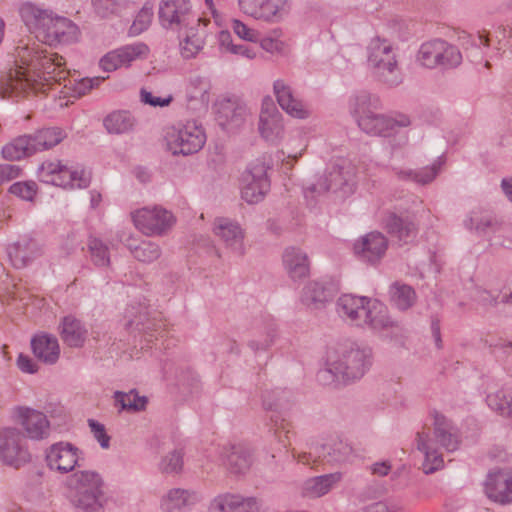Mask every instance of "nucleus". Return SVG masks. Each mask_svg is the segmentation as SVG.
<instances>
[{"label":"nucleus","instance_id":"nucleus-24","mask_svg":"<svg viewBox=\"0 0 512 512\" xmlns=\"http://www.w3.org/2000/svg\"><path fill=\"white\" fill-rule=\"evenodd\" d=\"M335 294L332 284L311 281L307 283L301 292V303L310 310H320L330 302Z\"/></svg>","mask_w":512,"mask_h":512},{"label":"nucleus","instance_id":"nucleus-20","mask_svg":"<svg viewBox=\"0 0 512 512\" xmlns=\"http://www.w3.org/2000/svg\"><path fill=\"white\" fill-rule=\"evenodd\" d=\"M16 413V420L24 429L26 437L32 440L48 437L50 425L45 414L28 407H19Z\"/></svg>","mask_w":512,"mask_h":512},{"label":"nucleus","instance_id":"nucleus-51","mask_svg":"<svg viewBox=\"0 0 512 512\" xmlns=\"http://www.w3.org/2000/svg\"><path fill=\"white\" fill-rule=\"evenodd\" d=\"M95 13L102 17L107 18L111 15L118 14L127 3V0H91Z\"/></svg>","mask_w":512,"mask_h":512},{"label":"nucleus","instance_id":"nucleus-4","mask_svg":"<svg viewBox=\"0 0 512 512\" xmlns=\"http://www.w3.org/2000/svg\"><path fill=\"white\" fill-rule=\"evenodd\" d=\"M366 57L367 66L379 83L394 88L403 82L398 47L390 40L378 35L371 38L366 46Z\"/></svg>","mask_w":512,"mask_h":512},{"label":"nucleus","instance_id":"nucleus-32","mask_svg":"<svg viewBox=\"0 0 512 512\" xmlns=\"http://www.w3.org/2000/svg\"><path fill=\"white\" fill-rule=\"evenodd\" d=\"M52 13L51 10L43 9L32 2H24L19 7L22 21L35 37L46 23L51 21Z\"/></svg>","mask_w":512,"mask_h":512},{"label":"nucleus","instance_id":"nucleus-39","mask_svg":"<svg viewBox=\"0 0 512 512\" xmlns=\"http://www.w3.org/2000/svg\"><path fill=\"white\" fill-rule=\"evenodd\" d=\"M199 25L186 27L181 33H178L180 39V53L186 59L194 58L203 48L204 40L198 33Z\"/></svg>","mask_w":512,"mask_h":512},{"label":"nucleus","instance_id":"nucleus-44","mask_svg":"<svg viewBox=\"0 0 512 512\" xmlns=\"http://www.w3.org/2000/svg\"><path fill=\"white\" fill-rule=\"evenodd\" d=\"M68 481L71 491H102V478L94 471L76 472Z\"/></svg>","mask_w":512,"mask_h":512},{"label":"nucleus","instance_id":"nucleus-14","mask_svg":"<svg viewBox=\"0 0 512 512\" xmlns=\"http://www.w3.org/2000/svg\"><path fill=\"white\" fill-rule=\"evenodd\" d=\"M263 406L266 410L273 411L271 421L274 424L275 433L279 434L290 432V422L286 416L292 406V392L282 388L265 391L263 394Z\"/></svg>","mask_w":512,"mask_h":512},{"label":"nucleus","instance_id":"nucleus-12","mask_svg":"<svg viewBox=\"0 0 512 512\" xmlns=\"http://www.w3.org/2000/svg\"><path fill=\"white\" fill-rule=\"evenodd\" d=\"M0 460L15 469L30 461L24 437L17 428L0 430Z\"/></svg>","mask_w":512,"mask_h":512},{"label":"nucleus","instance_id":"nucleus-27","mask_svg":"<svg viewBox=\"0 0 512 512\" xmlns=\"http://www.w3.org/2000/svg\"><path fill=\"white\" fill-rule=\"evenodd\" d=\"M226 468L233 474L246 473L253 462L252 451L245 444H233L222 452Z\"/></svg>","mask_w":512,"mask_h":512},{"label":"nucleus","instance_id":"nucleus-31","mask_svg":"<svg viewBox=\"0 0 512 512\" xmlns=\"http://www.w3.org/2000/svg\"><path fill=\"white\" fill-rule=\"evenodd\" d=\"M342 480V473L334 472L307 479L302 486V495L319 498L329 493Z\"/></svg>","mask_w":512,"mask_h":512},{"label":"nucleus","instance_id":"nucleus-29","mask_svg":"<svg viewBox=\"0 0 512 512\" xmlns=\"http://www.w3.org/2000/svg\"><path fill=\"white\" fill-rule=\"evenodd\" d=\"M385 229L398 242L408 244L412 242L418 232L417 226L409 217H400L389 213L384 220Z\"/></svg>","mask_w":512,"mask_h":512},{"label":"nucleus","instance_id":"nucleus-15","mask_svg":"<svg viewBox=\"0 0 512 512\" xmlns=\"http://www.w3.org/2000/svg\"><path fill=\"white\" fill-rule=\"evenodd\" d=\"M362 325H367L371 330L385 338L397 337L401 332L400 325L391 319L387 307L377 301L369 299Z\"/></svg>","mask_w":512,"mask_h":512},{"label":"nucleus","instance_id":"nucleus-16","mask_svg":"<svg viewBox=\"0 0 512 512\" xmlns=\"http://www.w3.org/2000/svg\"><path fill=\"white\" fill-rule=\"evenodd\" d=\"M411 124L410 118L404 114L395 117L378 113L364 117L358 127L366 134L380 137H391L398 133L400 128L408 127Z\"/></svg>","mask_w":512,"mask_h":512},{"label":"nucleus","instance_id":"nucleus-11","mask_svg":"<svg viewBox=\"0 0 512 512\" xmlns=\"http://www.w3.org/2000/svg\"><path fill=\"white\" fill-rule=\"evenodd\" d=\"M269 169L265 159H257L252 162L243 174V188L241 195L249 204H255L263 200L270 189V180L267 176Z\"/></svg>","mask_w":512,"mask_h":512},{"label":"nucleus","instance_id":"nucleus-10","mask_svg":"<svg viewBox=\"0 0 512 512\" xmlns=\"http://www.w3.org/2000/svg\"><path fill=\"white\" fill-rule=\"evenodd\" d=\"M246 15L267 23H279L291 11L292 0H238Z\"/></svg>","mask_w":512,"mask_h":512},{"label":"nucleus","instance_id":"nucleus-1","mask_svg":"<svg viewBox=\"0 0 512 512\" xmlns=\"http://www.w3.org/2000/svg\"><path fill=\"white\" fill-rule=\"evenodd\" d=\"M16 68L10 69L0 79V96L21 97L33 93H46L54 86H73L75 93L84 95L99 85L100 78H83L73 83L64 68L65 60L57 53L41 49L39 44L19 45L16 48Z\"/></svg>","mask_w":512,"mask_h":512},{"label":"nucleus","instance_id":"nucleus-48","mask_svg":"<svg viewBox=\"0 0 512 512\" xmlns=\"http://www.w3.org/2000/svg\"><path fill=\"white\" fill-rule=\"evenodd\" d=\"M128 248L135 259L144 263H151L157 260L161 255V248L159 245L151 241H142L136 246L128 244Z\"/></svg>","mask_w":512,"mask_h":512},{"label":"nucleus","instance_id":"nucleus-59","mask_svg":"<svg viewBox=\"0 0 512 512\" xmlns=\"http://www.w3.org/2000/svg\"><path fill=\"white\" fill-rule=\"evenodd\" d=\"M88 425L94 438L99 442L100 446L103 449H108L110 446V436L106 433L105 426L94 419H89Z\"/></svg>","mask_w":512,"mask_h":512},{"label":"nucleus","instance_id":"nucleus-46","mask_svg":"<svg viewBox=\"0 0 512 512\" xmlns=\"http://www.w3.org/2000/svg\"><path fill=\"white\" fill-rule=\"evenodd\" d=\"M31 148L32 144L30 136L22 135L15 138L2 148V156L10 161L20 160L24 157L35 154Z\"/></svg>","mask_w":512,"mask_h":512},{"label":"nucleus","instance_id":"nucleus-17","mask_svg":"<svg viewBox=\"0 0 512 512\" xmlns=\"http://www.w3.org/2000/svg\"><path fill=\"white\" fill-rule=\"evenodd\" d=\"M213 231L232 253L238 256L244 254V231L236 221L224 217L216 218Z\"/></svg>","mask_w":512,"mask_h":512},{"label":"nucleus","instance_id":"nucleus-49","mask_svg":"<svg viewBox=\"0 0 512 512\" xmlns=\"http://www.w3.org/2000/svg\"><path fill=\"white\" fill-rule=\"evenodd\" d=\"M242 495L222 494L217 496L211 503L210 512H235L239 508Z\"/></svg>","mask_w":512,"mask_h":512},{"label":"nucleus","instance_id":"nucleus-13","mask_svg":"<svg viewBox=\"0 0 512 512\" xmlns=\"http://www.w3.org/2000/svg\"><path fill=\"white\" fill-rule=\"evenodd\" d=\"M135 226L146 235H163L172 228L175 223L173 214L162 208H142L132 214Z\"/></svg>","mask_w":512,"mask_h":512},{"label":"nucleus","instance_id":"nucleus-37","mask_svg":"<svg viewBox=\"0 0 512 512\" xmlns=\"http://www.w3.org/2000/svg\"><path fill=\"white\" fill-rule=\"evenodd\" d=\"M88 331L82 322L73 316H66L61 323V338L69 347H82Z\"/></svg>","mask_w":512,"mask_h":512},{"label":"nucleus","instance_id":"nucleus-38","mask_svg":"<svg viewBox=\"0 0 512 512\" xmlns=\"http://www.w3.org/2000/svg\"><path fill=\"white\" fill-rule=\"evenodd\" d=\"M29 136L32 144L31 149L34 153H37L58 145L66 137V134L59 127H50L38 130Z\"/></svg>","mask_w":512,"mask_h":512},{"label":"nucleus","instance_id":"nucleus-53","mask_svg":"<svg viewBox=\"0 0 512 512\" xmlns=\"http://www.w3.org/2000/svg\"><path fill=\"white\" fill-rule=\"evenodd\" d=\"M183 468V452L182 450H173L165 455L160 463L159 470L162 473L173 474L179 473Z\"/></svg>","mask_w":512,"mask_h":512},{"label":"nucleus","instance_id":"nucleus-52","mask_svg":"<svg viewBox=\"0 0 512 512\" xmlns=\"http://www.w3.org/2000/svg\"><path fill=\"white\" fill-rule=\"evenodd\" d=\"M116 52L115 58L121 60V65L129 66L132 61L144 55L148 51V47L143 43L126 45L119 49L114 50Z\"/></svg>","mask_w":512,"mask_h":512},{"label":"nucleus","instance_id":"nucleus-6","mask_svg":"<svg viewBox=\"0 0 512 512\" xmlns=\"http://www.w3.org/2000/svg\"><path fill=\"white\" fill-rule=\"evenodd\" d=\"M354 169L349 164H334L317 181L304 190L305 197L322 195L328 192L344 198L354 191Z\"/></svg>","mask_w":512,"mask_h":512},{"label":"nucleus","instance_id":"nucleus-62","mask_svg":"<svg viewBox=\"0 0 512 512\" xmlns=\"http://www.w3.org/2000/svg\"><path fill=\"white\" fill-rule=\"evenodd\" d=\"M140 99L141 102L144 104L153 106V107H165L168 106L172 100L173 97L171 95H168L167 97H157L154 96L151 92L147 91L146 89L142 88L140 91Z\"/></svg>","mask_w":512,"mask_h":512},{"label":"nucleus","instance_id":"nucleus-19","mask_svg":"<svg viewBox=\"0 0 512 512\" xmlns=\"http://www.w3.org/2000/svg\"><path fill=\"white\" fill-rule=\"evenodd\" d=\"M388 247L380 232H370L354 243V253L360 261L375 264L382 259Z\"/></svg>","mask_w":512,"mask_h":512},{"label":"nucleus","instance_id":"nucleus-61","mask_svg":"<svg viewBox=\"0 0 512 512\" xmlns=\"http://www.w3.org/2000/svg\"><path fill=\"white\" fill-rule=\"evenodd\" d=\"M491 225V218L483 216L478 212H472L465 221V226L469 229H475L478 232H484Z\"/></svg>","mask_w":512,"mask_h":512},{"label":"nucleus","instance_id":"nucleus-54","mask_svg":"<svg viewBox=\"0 0 512 512\" xmlns=\"http://www.w3.org/2000/svg\"><path fill=\"white\" fill-rule=\"evenodd\" d=\"M153 18V7L146 3L143 8L138 12L135 20L133 21L129 33L131 35H139L145 31L151 24Z\"/></svg>","mask_w":512,"mask_h":512},{"label":"nucleus","instance_id":"nucleus-28","mask_svg":"<svg viewBox=\"0 0 512 512\" xmlns=\"http://www.w3.org/2000/svg\"><path fill=\"white\" fill-rule=\"evenodd\" d=\"M368 297L344 294L337 300V312L342 317L357 325H362V318L369 303Z\"/></svg>","mask_w":512,"mask_h":512},{"label":"nucleus","instance_id":"nucleus-2","mask_svg":"<svg viewBox=\"0 0 512 512\" xmlns=\"http://www.w3.org/2000/svg\"><path fill=\"white\" fill-rule=\"evenodd\" d=\"M430 415L433 419V436L424 431L416 435L417 449L424 454L425 474L434 473L443 467L444 461L440 449L454 452L461 443L459 430L450 419L436 410H433Z\"/></svg>","mask_w":512,"mask_h":512},{"label":"nucleus","instance_id":"nucleus-57","mask_svg":"<svg viewBox=\"0 0 512 512\" xmlns=\"http://www.w3.org/2000/svg\"><path fill=\"white\" fill-rule=\"evenodd\" d=\"M441 162L437 161L431 166H427L421 169H417V177L415 183L426 185L431 183L439 173Z\"/></svg>","mask_w":512,"mask_h":512},{"label":"nucleus","instance_id":"nucleus-22","mask_svg":"<svg viewBox=\"0 0 512 512\" xmlns=\"http://www.w3.org/2000/svg\"><path fill=\"white\" fill-rule=\"evenodd\" d=\"M486 495L501 504L512 502V471L498 470L488 474L485 482Z\"/></svg>","mask_w":512,"mask_h":512},{"label":"nucleus","instance_id":"nucleus-26","mask_svg":"<svg viewBox=\"0 0 512 512\" xmlns=\"http://www.w3.org/2000/svg\"><path fill=\"white\" fill-rule=\"evenodd\" d=\"M273 89L278 104L290 116L299 119H305L309 116V111L302 101L294 95L292 88L283 80H276Z\"/></svg>","mask_w":512,"mask_h":512},{"label":"nucleus","instance_id":"nucleus-5","mask_svg":"<svg viewBox=\"0 0 512 512\" xmlns=\"http://www.w3.org/2000/svg\"><path fill=\"white\" fill-rule=\"evenodd\" d=\"M462 60V53L456 45L439 38L424 42L416 55V61L428 69H455Z\"/></svg>","mask_w":512,"mask_h":512},{"label":"nucleus","instance_id":"nucleus-25","mask_svg":"<svg viewBox=\"0 0 512 512\" xmlns=\"http://www.w3.org/2000/svg\"><path fill=\"white\" fill-rule=\"evenodd\" d=\"M381 109L380 97L366 90L356 92L349 100V111L357 124L364 117H369Z\"/></svg>","mask_w":512,"mask_h":512},{"label":"nucleus","instance_id":"nucleus-64","mask_svg":"<svg viewBox=\"0 0 512 512\" xmlns=\"http://www.w3.org/2000/svg\"><path fill=\"white\" fill-rule=\"evenodd\" d=\"M261 507V502L256 497L243 496L235 512H262Z\"/></svg>","mask_w":512,"mask_h":512},{"label":"nucleus","instance_id":"nucleus-33","mask_svg":"<svg viewBox=\"0 0 512 512\" xmlns=\"http://www.w3.org/2000/svg\"><path fill=\"white\" fill-rule=\"evenodd\" d=\"M248 115L247 106L237 100L225 99L218 105V119L221 125L238 127L245 123Z\"/></svg>","mask_w":512,"mask_h":512},{"label":"nucleus","instance_id":"nucleus-36","mask_svg":"<svg viewBox=\"0 0 512 512\" xmlns=\"http://www.w3.org/2000/svg\"><path fill=\"white\" fill-rule=\"evenodd\" d=\"M34 355L46 364H54L60 354V348L56 337L51 335L35 336L31 340Z\"/></svg>","mask_w":512,"mask_h":512},{"label":"nucleus","instance_id":"nucleus-42","mask_svg":"<svg viewBox=\"0 0 512 512\" xmlns=\"http://www.w3.org/2000/svg\"><path fill=\"white\" fill-rule=\"evenodd\" d=\"M135 308L127 310V317L129 318L125 324L126 329L139 332L148 333L149 331H157L160 327V323L156 322L155 319L149 317V313L146 307H140L139 310L134 311Z\"/></svg>","mask_w":512,"mask_h":512},{"label":"nucleus","instance_id":"nucleus-30","mask_svg":"<svg viewBox=\"0 0 512 512\" xmlns=\"http://www.w3.org/2000/svg\"><path fill=\"white\" fill-rule=\"evenodd\" d=\"M315 452L319 458L330 464L346 463L353 457L352 447L339 438L330 439L320 447H316Z\"/></svg>","mask_w":512,"mask_h":512},{"label":"nucleus","instance_id":"nucleus-41","mask_svg":"<svg viewBox=\"0 0 512 512\" xmlns=\"http://www.w3.org/2000/svg\"><path fill=\"white\" fill-rule=\"evenodd\" d=\"M103 491H71L70 501L79 512H102Z\"/></svg>","mask_w":512,"mask_h":512},{"label":"nucleus","instance_id":"nucleus-63","mask_svg":"<svg viewBox=\"0 0 512 512\" xmlns=\"http://www.w3.org/2000/svg\"><path fill=\"white\" fill-rule=\"evenodd\" d=\"M22 169L15 164H1L0 165V185L4 182L17 178Z\"/></svg>","mask_w":512,"mask_h":512},{"label":"nucleus","instance_id":"nucleus-55","mask_svg":"<svg viewBox=\"0 0 512 512\" xmlns=\"http://www.w3.org/2000/svg\"><path fill=\"white\" fill-rule=\"evenodd\" d=\"M488 406L501 415L511 416L512 398L507 399L501 391L489 394L486 398Z\"/></svg>","mask_w":512,"mask_h":512},{"label":"nucleus","instance_id":"nucleus-7","mask_svg":"<svg viewBox=\"0 0 512 512\" xmlns=\"http://www.w3.org/2000/svg\"><path fill=\"white\" fill-rule=\"evenodd\" d=\"M167 149L173 155H191L202 149L206 135L195 121L172 127L166 134Z\"/></svg>","mask_w":512,"mask_h":512},{"label":"nucleus","instance_id":"nucleus-21","mask_svg":"<svg viewBox=\"0 0 512 512\" xmlns=\"http://www.w3.org/2000/svg\"><path fill=\"white\" fill-rule=\"evenodd\" d=\"M6 251L11 264L17 269L26 267L42 253L38 242L27 235L9 244Z\"/></svg>","mask_w":512,"mask_h":512},{"label":"nucleus","instance_id":"nucleus-34","mask_svg":"<svg viewBox=\"0 0 512 512\" xmlns=\"http://www.w3.org/2000/svg\"><path fill=\"white\" fill-rule=\"evenodd\" d=\"M55 25L56 32L43 34L42 43L56 46L58 44H69L77 40L78 27L71 20L56 16Z\"/></svg>","mask_w":512,"mask_h":512},{"label":"nucleus","instance_id":"nucleus-56","mask_svg":"<svg viewBox=\"0 0 512 512\" xmlns=\"http://www.w3.org/2000/svg\"><path fill=\"white\" fill-rule=\"evenodd\" d=\"M37 191V185L33 181L15 182L9 188V192L22 200L31 201Z\"/></svg>","mask_w":512,"mask_h":512},{"label":"nucleus","instance_id":"nucleus-50","mask_svg":"<svg viewBox=\"0 0 512 512\" xmlns=\"http://www.w3.org/2000/svg\"><path fill=\"white\" fill-rule=\"evenodd\" d=\"M88 249L90 252L91 260L96 266L105 267L110 263L108 247L102 240L91 237L88 241Z\"/></svg>","mask_w":512,"mask_h":512},{"label":"nucleus","instance_id":"nucleus-47","mask_svg":"<svg viewBox=\"0 0 512 512\" xmlns=\"http://www.w3.org/2000/svg\"><path fill=\"white\" fill-rule=\"evenodd\" d=\"M115 406L119 407L120 411L140 412L145 410L147 405V398L139 396L136 390L129 392L116 391L114 393Z\"/></svg>","mask_w":512,"mask_h":512},{"label":"nucleus","instance_id":"nucleus-8","mask_svg":"<svg viewBox=\"0 0 512 512\" xmlns=\"http://www.w3.org/2000/svg\"><path fill=\"white\" fill-rule=\"evenodd\" d=\"M38 177L44 183L69 189L86 188L91 181L89 171L72 170L59 160L43 162L38 169Z\"/></svg>","mask_w":512,"mask_h":512},{"label":"nucleus","instance_id":"nucleus-40","mask_svg":"<svg viewBox=\"0 0 512 512\" xmlns=\"http://www.w3.org/2000/svg\"><path fill=\"white\" fill-rule=\"evenodd\" d=\"M196 496L189 490L174 488L161 500V509L164 512H178L181 509L194 504Z\"/></svg>","mask_w":512,"mask_h":512},{"label":"nucleus","instance_id":"nucleus-43","mask_svg":"<svg viewBox=\"0 0 512 512\" xmlns=\"http://www.w3.org/2000/svg\"><path fill=\"white\" fill-rule=\"evenodd\" d=\"M390 301L400 311H406L416 302L415 290L401 282H394L389 289Z\"/></svg>","mask_w":512,"mask_h":512},{"label":"nucleus","instance_id":"nucleus-45","mask_svg":"<svg viewBox=\"0 0 512 512\" xmlns=\"http://www.w3.org/2000/svg\"><path fill=\"white\" fill-rule=\"evenodd\" d=\"M259 131L261 136L268 142H278L284 134L282 115L260 116Z\"/></svg>","mask_w":512,"mask_h":512},{"label":"nucleus","instance_id":"nucleus-58","mask_svg":"<svg viewBox=\"0 0 512 512\" xmlns=\"http://www.w3.org/2000/svg\"><path fill=\"white\" fill-rule=\"evenodd\" d=\"M231 28L233 29L234 33L243 40L249 42L258 41L259 33L256 30L249 28L240 20L233 19L231 23Z\"/></svg>","mask_w":512,"mask_h":512},{"label":"nucleus","instance_id":"nucleus-35","mask_svg":"<svg viewBox=\"0 0 512 512\" xmlns=\"http://www.w3.org/2000/svg\"><path fill=\"white\" fill-rule=\"evenodd\" d=\"M103 125L109 134H128L134 131L137 120L127 110H116L103 119Z\"/></svg>","mask_w":512,"mask_h":512},{"label":"nucleus","instance_id":"nucleus-18","mask_svg":"<svg viewBox=\"0 0 512 512\" xmlns=\"http://www.w3.org/2000/svg\"><path fill=\"white\" fill-rule=\"evenodd\" d=\"M79 452V449L71 443H55L46 452L47 465L52 470L68 473L77 465Z\"/></svg>","mask_w":512,"mask_h":512},{"label":"nucleus","instance_id":"nucleus-3","mask_svg":"<svg viewBox=\"0 0 512 512\" xmlns=\"http://www.w3.org/2000/svg\"><path fill=\"white\" fill-rule=\"evenodd\" d=\"M369 348L353 345L328 354L325 367L317 372V380L323 385L348 384L364 376L371 366Z\"/></svg>","mask_w":512,"mask_h":512},{"label":"nucleus","instance_id":"nucleus-60","mask_svg":"<svg viewBox=\"0 0 512 512\" xmlns=\"http://www.w3.org/2000/svg\"><path fill=\"white\" fill-rule=\"evenodd\" d=\"M276 329L274 326H270L266 331V336L263 340H250L248 342L249 348L253 350L254 352H258L261 350H267L269 347H271L276 339Z\"/></svg>","mask_w":512,"mask_h":512},{"label":"nucleus","instance_id":"nucleus-9","mask_svg":"<svg viewBox=\"0 0 512 512\" xmlns=\"http://www.w3.org/2000/svg\"><path fill=\"white\" fill-rule=\"evenodd\" d=\"M158 18L164 29L177 33L201 22V18L193 12L190 0H161Z\"/></svg>","mask_w":512,"mask_h":512},{"label":"nucleus","instance_id":"nucleus-23","mask_svg":"<svg viewBox=\"0 0 512 512\" xmlns=\"http://www.w3.org/2000/svg\"><path fill=\"white\" fill-rule=\"evenodd\" d=\"M284 270L293 282H299L310 274V260L305 251L301 248L287 247L282 254Z\"/></svg>","mask_w":512,"mask_h":512}]
</instances>
